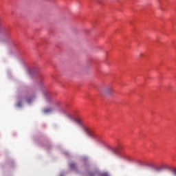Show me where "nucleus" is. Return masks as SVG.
I'll return each mask as SVG.
<instances>
[{
    "label": "nucleus",
    "instance_id": "423d86ee",
    "mask_svg": "<svg viewBox=\"0 0 176 176\" xmlns=\"http://www.w3.org/2000/svg\"><path fill=\"white\" fill-rule=\"evenodd\" d=\"M70 168H71V170H75V168H76V164H75L74 163H71L70 164Z\"/></svg>",
    "mask_w": 176,
    "mask_h": 176
},
{
    "label": "nucleus",
    "instance_id": "f257e3e1",
    "mask_svg": "<svg viewBox=\"0 0 176 176\" xmlns=\"http://www.w3.org/2000/svg\"><path fill=\"white\" fill-rule=\"evenodd\" d=\"M113 91V89L112 88V87H107L103 89L102 93L104 96H111Z\"/></svg>",
    "mask_w": 176,
    "mask_h": 176
},
{
    "label": "nucleus",
    "instance_id": "7ed1b4c3",
    "mask_svg": "<svg viewBox=\"0 0 176 176\" xmlns=\"http://www.w3.org/2000/svg\"><path fill=\"white\" fill-rule=\"evenodd\" d=\"M52 111H53V109L52 108H46L43 109V112L45 114L52 113Z\"/></svg>",
    "mask_w": 176,
    "mask_h": 176
},
{
    "label": "nucleus",
    "instance_id": "6e6552de",
    "mask_svg": "<svg viewBox=\"0 0 176 176\" xmlns=\"http://www.w3.org/2000/svg\"><path fill=\"white\" fill-rule=\"evenodd\" d=\"M26 101H27V102H28V103L31 102V100H30V99H26Z\"/></svg>",
    "mask_w": 176,
    "mask_h": 176
},
{
    "label": "nucleus",
    "instance_id": "20e7f679",
    "mask_svg": "<svg viewBox=\"0 0 176 176\" xmlns=\"http://www.w3.org/2000/svg\"><path fill=\"white\" fill-rule=\"evenodd\" d=\"M75 124H77V126H82V122L80 121V120L78 119H76L74 120Z\"/></svg>",
    "mask_w": 176,
    "mask_h": 176
},
{
    "label": "nucleus",
    "instance_id": "9d476101",
    "mask_svg": "<svg viewBox=\"0 0 176 176\" xmlns=\"http://www.w3.org/2000/svg\"><path fill=\"white\" fill-rule=\"evenodd\" d=\"M17 105L18 107H21V103H18Z\"/></svg>",
    "mask_w": 176,
    "mask_h": 176
},
{
    "label": "nucleus",
    "instance_id": "0eeeda50",
    "mask_svg": "<svg viewBox=\"0 0 176 176\" xmlns=\"http://www.w3.org/2000/svg\"><path fill=\"white\" fill-rule=\"evenodd\" d=\"M89 175V176H94V173H90Z\"/></svg>",
    "mask_w": 176,
    "mask_h": 176
},
{
    "label": "nucleus",
    "instance_id": "1a4fd4ad",
    "mask_svg": "<svg viewBox=\"0 0 176 176\" xmlns=\"http://www.w3.org/2000/svg\"><path fill=\"white\" fill-rule=\"evenodd\" d=\"M173 174H174V175L176 176V169L174 170Z\"/></svg>",
    "mask_w": 176,
    "mask_h": 176
},
{
    "label": "nucleus",
    "instance_id": "f03ea898",
    "mask_svg": "<svg viewBox=\"0 0 176 176\" xmlns=\"http://www.w3.org/2000/svg\"><path fill=\"white\" fill-rule=\"evenodd\" d=\"M0 34L2 35H8V29L3 26V24H2V21L0 19Z\"/></svg>",
    "mask_w": 176,
    "mask_h": 176
},
{
    "label": "nucleus",
    "instance_id": "39448f33",
    "mask_svg": "<svg viewBox=\"0 0 176 176\" xmlns=\"http://www.w3.org/2000/svg\"><path fill=\"white\" fill-rule=\"evenodd\" d=\"M85 133L87 135H88V137H93V134H91V132H90V131L86 129Z\"/></svg>",
    "mask_w": 176,
    "mask_h": 176
}]
</instances>
